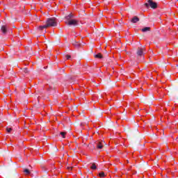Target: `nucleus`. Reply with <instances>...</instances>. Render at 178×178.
I'll return each instance as SVG.
<instances>
[{
	"label": "nucleus",
	"mask_w": 178,
	"mask_h": 178,
	"mask_svg": "<svg viewBox=\"0 0 178 178\" xmlns=\"http://www.w3.org/2000/svg\"><path fill=\"white\" fill-rule=\"evenodd\" d=\"M22 72L23 73H25V74H27L29 73V70L26 67H25L23 68Z\"/></svg>",
	"instance_id": "14"
},
{
	"label": "nucleus",
	"mask_w": 178,
	"mask_h": 178,
	"mask_svg": "<svg viewBox=\"0 0 178 178\" xmlns=\"http://www.w3.org/2000/svg\"><path fill=\"white\" fill-rule=\"evenodd\" d=\"M145 6H146V8L150 6L152 9H156V8H158V4L152 0H148L147 2L145 3Z\"/></svg>",
	"instance_id": "2"
},
{
	"label": "nucleus",
	"mask_w": 178,
	"mask_h": 178,
	"mask_svg": "<svg viewBox=\"0 0 178 178\" xmlns=\"http://www.w3.org/2000/svg\"><path fill=\"white\" fill-rule=\"evenodd\" d=\"M150 30H151V28L145 27V28L141 29V31H143V33H147V31H149Z\"/></svg>",
	"instance_id": "11"
},
{
	"label": "nucleus",
	"mask_w": 178,
	"mask_h": 178,
	"mask_svg": "<svg viewBox=\"0 0 178 178\" xmlns=\"http://www.w3.org/2000/svg\"><path fill=\"white\" fill-rule=\"evenodd\" d=\"M46 26H47V27H56L58 26V23L56 22V19L48 18L46 22Z\"/></svg>",
	"instance_id": "1"
},
{
	"label": "nucleus",
	"mask_w": 178,
	"mask_h": 178,
	"mask_svg": "<svg viewBox=\"0 0 178 178\" xmlns=\"http://www.w3.org/2000/svg\"><path fill=\"white\" fill-rule=\"evenodd\" d=\"M145 51V48L143 47V48H138V50H137V55L138 56H140L141 58V56H144L145 54L144 53Z\"/></svg>",
	"instance_id": "4"
},
{
	"label": "nucleus",
	"mask_w": 178,
	"mask_h": 178,
	"mask_svg": "<svg viewBox=\"0 0 178 178\" xmlns=\"http://www.w3.org/2000/svg\"><path fill=\"white\" fill-rule=\"evenodd\" d=\"M48 28V26H47V24H45V25H43V26H39V30H44V29H47Z\"/></svg>",
	"instance_id": "13"
},
{
	"label": "nucleus",
	"mask_w": 178,
	"mask_h": 178,
	"mask_svg": "<svg viewBox=\"0 0 178 178\" xmlns=\"http://www.w3.org/2000/svg\"><path fill=\"white\" fill-rule=\"evenodd\" d=\"M6 131L8 132V133H10L11 131H12V128H6Z\"/></svg>",
	"instance_id": "19"
},
{
	"label": "nucleus",
	"mask_w": 178,
	"mask_h": 178,
	"mask_svg": "<svg viewBox=\"0 0 178 178\" xmlns=\"http://www.w3.org/2000/svg\"><path fill=\"white\" fill-rule=\"evenodd\" d=\"M60 134L63 136V138H65V136H66V132H60Z\"/></svg>",
	"instance_id": "18"
},
{
	"label": "nucleus",
	"mask_w": 178,
	"mask_h": 178,
	"mask_svg": "<svg viewBox=\"0 0 178 178\" xmlns=\"http://www.w3.org/2000/svg\"><path fill=\"white\" fill-rule=\"evenodd\" d=\"M73 18H74V15L72 13H70V15L65 17L67 22H70V20H72Z\"/></svg>",
	"instance_id": "7"
},
{
	"label": "nucleus",
	"mask_w": 178,
	"mask_h": 178,
	"mask_svg": "<svg viewBox=\"0 0 178 178\" xmlns=\"http://www.w3.org/2000/svg\"><path fill=\"white\" fill-rule=\"evenodd\" d=\"M3 34H6L7 31H8V27H6V26L5 25H3L1 26V29Z\"/></svg>",
	"instance_id": "9"
},
{
	"label": "nucleus",
	"mask_w": 178,
	"mask_h": 178,
	"mask_svg": "<svg viewBox=\"0 0 178 178\" xmlns=\"http://www.w3.org/2000/svg\"><path fill=\"white\" fill-rule=\"evenodd\" d=\"M104 144H105V142H99V141L97 142L96 143L97 148L98 149H102Z\"/></svg>",
	"instance_id": "5"
},
{
	"label": "nucleus",
	"mask_w": 178,
	"mask_h": 178,
	"mask_svg": "<svg viewBox=\"0 0 178 178\" xmlns=\"http://www.w3.org/2000/svg\"><path fill=\"white\" fill-rule=\"evenodd\" d=\"M72 44L75 48H80V47H81V43H79L76 40H72Z\"/></svg>",
	"instance_id": "6"
},
{
	"label": "nucleus",
	"mask_w": 178,
	"mask_h": 178,
	"mask_svg": "<svg viewBox=\"0 0 178 178\" xmlns=\"http://www.w3.org/2000/svg\"><path fill=\"white\" fill-rule=\"evenodd\" d=\"M137 22H140V18L138 17L135 16L132 19V23H137Z\"/></svg>",
	"instance_id": "10"
},
{
	"label": "nucleus",
	"mask_w": 178,
	"mask_h": 178,
	"mask_svg": "<svg viewBox=\"0 0 178 178\" xmlns=\"http://www.w3.org/2000/svg\"><path fill=\"white\" fill-rule=\"evenodd\" d=\"M95 58H97V59H102V54L99 53V54L95 55Z\"/></svg>",
	"instance_id": "12"
},
{
	"label": "nucleus",
	"mask_w": 178,
	"mask_h": 178,
	"mask_svg": "<svg viewBox=\"0 0 178 178\" xmlns=\"http://www.w3.org/2000/svg\"><path fill=\"white\" fill-rule=\"evenodd\" d=\"M73 18H74V15L72 13H70V15L65 17L67 22H70V20H72Z\"/></svg>",
	"instance_id": "8"
},
{
	"label": "nucleus",
	"mask_w": 178,
	"mask_h": 178,
	"mask_svg": "<svg viewBox=\"0 0 178 178\" xmlns=\"http://www.w3.org/2000/svg\"><path fill=\"white\" fill-rule=\"evenodd\" d=\"M90 168H91V169H92L93 170H95V169H97V165H95V164L93 163Z\"/></svg>",
	"instance_id": "16"
},
{
	"label": "nucleus",
	"mask_w": 178,
	"mask_h": 178,
	"mask_svg": "<svg viewBox=\"0 0 178 178\" xmlns=\"http://www.w3.org/2000/svg\"><path fill=\"white\" fill-rule=\"evenodd\" d=\"M24 172L26 173V175H30V170L29 169H24Z\"/></svg>",
	"instance_id": "15"
},
{
	"label": "nucleus",
	"mask_w": 178,
	"mask_h": 178,
	"mask_svg": "<svg viewBox=\"0 0 178 178\" xmlns=\"http://www.w3.org/2000/svg\"><path fill=\"white\" fill-rule=\"evenodd\" d=\"M65 58H66L67 59H70V58H72V56H69V55H66V56H65Z\"/></svg>",
	"instance_id": "20"
},
{
	"label": "nucleus",
	"mask_w": 178,
	"mask_h": 178,
	"mask_svg": "<svg viewBox=\"0 0 178 178\" xmlns=\"http://www.w3.org/2000/svg\"><path fill=\"white\" fill-rule=\"evenodd\" d=\"M65 24H67V26H79V21L72 19L70 21H66Z\"/></svg>",
	"instance_id": "3"
},
{
	"label": "nucleus",
	"mask_w": 178,
	"mask_h": 178,
	"mask_svg": "<svg viewBox=\"0 0 178 178\" xmlns=\"http://www.w3.org/2000/svg\"><path fill=\"white\" fill-rule=\"evenodd\" d=\"M67 169H69L70 170H72V168L67 167Z\"/></svg>",
	"instance_id": "21"
},
{
	"label": "nucleus",
	"mask_w": 178,
	"mask_h": 178,
	"mask_svg": "<svg viewBox=\"0 0 178 178\" xmlns=\"http://www.w3.org/2000/svg\"><path fill=\"white\" fill-rule=\"evenodd\" d=\"M100 177H105V173L104 172H102L99 174Z\"/></svg>",
	"instance_id": "17"
}]
</instances>
